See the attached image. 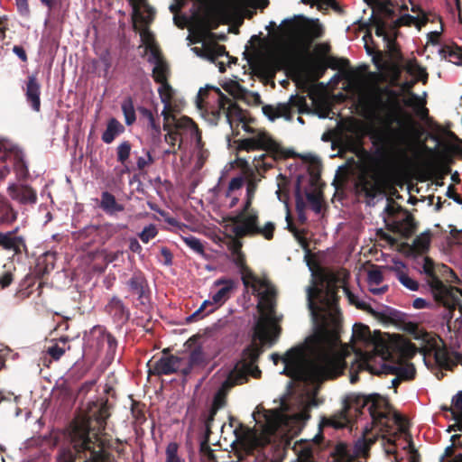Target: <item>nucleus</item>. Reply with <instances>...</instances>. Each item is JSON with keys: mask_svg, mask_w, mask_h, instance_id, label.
Returning a JSON list of instances; mask_svg holds the SVG:
<instances>
[{"mask_svg": "<svg viewBox=\"0 0 462 462\" xmlns=\"http://www.w3.org/2000/svg\"><path fill=\"white\" fill-rule=\"evenodd\" d=\"M109 410L107 400L91 402L85 417L80 421L73 422L69 437L75 453L88 450L96 455L95 442L106 429V420L110 416Z\"/></svg>", "mask_w": 462, "mask_h": 462, "instance_id": "39448f33", "label": "nucleus"}, {"mask_svg": "<svg viewBox=\"0 0 462 462\" xmlns=\"http://www.w3.org/2000/svg\"><path fill=\"white\" fill-rule=\"evenodd\" d=\"M53 263H46V259L42 262L39 261L34 268L33 275L38 279H42L45 274H48L51 270H53Z\"/></svg>", "mask_w": 462, "mask_h": 462, "instance_id": "3c124183", "label": "nucleus"}, {"mask_svg": "<svg viewBox=\"0 0 462 462\" xmlns=\"http://www.w3.org/2000/svg\"><path fill=\"white\" fill-rule=\"evenodd\" d=\"M0 248L12 252L14 255L27 253L25 238L23 236H13L12 233L0 231Z\"/></svg>", "mask_w": 462, "mask_h": 462, "instance_id": "a211bd4d", "label": "nucleus"}, {"mask_svg": "<svg viewBox=\"0 0 462 462\" xmlns=\"http://www.w3.org/2000/svg\"><path fill=\"white\" fill-rule=\"evenodd\" d=\"M170 123L173 131H176L180 135L189 134L191 137H195L199 143L201 142V133L196 123L189 117L183 116L177 118L176 116L171 113Z\"/></svg>", "mask_w": 462, "mask_h": 462, "instance_id": "f3484780", "label": "nucleus"}, {"mask_svg": "<svg viewBox=\"0 0 462 462\" xmlns=\"http://www.w3.org/2000/svg\"><path fill=\"white\" fill-rule=\"evenodd\" d=\"M128 292L137 295L138 300L144 305L150 297V288L144 273L141 271L134 272L125 282Z\"/></svg>", "mask_w": 462, "mask_h": 462, "instance_id": "dca6fc26", "label": "nucleus"}, {"mask_svg": "<svg viewBox=\"0 0 462 462\" xmlns=\"http://www.w3.org/2000/svg\"><path fill=\"white\" fill-rule=\"evenodd\" d=\"M383 276L380 270H371L368 273V282L371 284L379 285L383 282Z\"/></svg>", "mask_w": 462, "mask_h": 462, "instance_id": "338daca9", "label": "nucleus"}, {"mask_svg": "<svg viewBox=\"0 0 462 462\" xmlns=\"http://www.w3.org/2000/svg\"><path fill=\"white\" fill-rule=\"evenodd\" d=\"M431 233L430 230L417 236L409 247V255L424 254L430 247Z\"/></svg>", "mask_w": 462, "mask_h": 462, "instance_id": "cd10ccee", "label": "nucleus"}, {"mask_svg": "<svg viewBox=\"0 0 462 462\" xmlns=\"http://www.w3.org/2000/svg\"><path fill=\"white\" fill-rule=\"evenodd\" d=\"M363 370H370L368 361L363 356V355L361 356H356L355 358V362L352 364L350 367L351 383H356L358 382V372Z\"/></svg>", "mask_w": 462, "mask_h": 462, "instance_id": "e433bc0d", "label": "nucleus"}, {"mask_svg": "<svg viewBox=\"0 0 462 462\" xmlns=\"http://www.w3.org/2000/svg\"><path fill=\"white\" fill-rule=\"evenodd\" d=\"M210 91L213 92L211 97L212 99L217 103L216 107L212 110V115L217 119H219L224 116L233 130L234 135L236 136L239 134V132L234 129L235 123H236V127L239 124H242V129L252 135L257 134V133L260 132H264V130L252 127L251 124H254L255 119L217 87L207 86L206 88L199 90L197 96V104L199 107H201L206 102V99L210 97Z\"/></svg>", "mask_w": 462, "mask_h": 462, "instance_id": "423d86ee", "label": "nucleus"}, {"mask_svg": "<svg viewBox=\"0 0 462 462\" xmlns=\"http://www.w3.org/2000/svg\"><path fill=\"white\" fill-rule=\"evenodd\" d=\"M117 346V339L104 326L96 325L84 335V353L93 359L97 358L104 352L106 359L109 362L113 361Z\"/></svg>", "mask_w": 462, "mask_h": 462, "instance_id": "6e6552de", "label": "nucleus"}, {"mask_svg": "<svg viewBox=\"0 0 462 462\" xmlns=\"http://www.w3.org/2000/svg\"><path fill=\"white\" fill-rule=\"evenodd\" d=\"M416 374V369L412 364L400 366L399 377L404 380H412Z\"/></svg>", "mask_w": 462, "mask_h": 462, "instance_id": "052dcab7", "label": "nucleus"}, {"mask_svg": "<svg viewBox=\"0 0 462 462\" xmlns=\"http://www.w3.org/2000/svg\"><path fill=\"white\" fill-rule=\"evenodd\" d=\"M219 409H220V405L217 404V401L216 400V402L214 403H212V406L209 410L208 415L205 420V429H206L207 435H209L211 433L212 423H213V421L215 420V416Z\"/></svg>", "mask_w": 462, "mask_h": 462, "instance_id": "864d4df0", "label": "nucleus"}, {"mask_svg": "<svg viewBox=\"0 0 462 462\" xmlns=\"http://www.w3.org/2000/svg\"><path fill=\"white\" fill-rule=\"evenodd\" d=\"M248 382V375L245 367L236 363L234 369L228 374L226 379L223 382L222 387L229 390L236 385L244 384Z\"/></svg>", "mask_w": 462, "mask_h": 462, "instance_id": "b1692460", "label": "nucleus"}, {"mask_svg": "<svg viewBox=\"0 0 462 462\" xmlns=\"http://www.w3.org/2000/svg\"><path fill=\"white\" fill-rule=\"evenodd\" d=\"M10 197L21 204H35L37 201L36 191L28 185H12L8 188Z\"/></svg>", "mask_w": 462, "mask_h": 462, "instance_id": "aec40b11", "label": "nucleus"}, {"mask_svg": "<svg viewBox=\"0 0 462 462\" xmlns=\"http://www.w3.org/2000/svg\"><path fill=\"white\" fill-rule=\"evenodd\" d=\"M106 313L112 319L113 322L119 327L126 324L131 313L129 308L118 296H112L105 306Z\"/></svg>", "mask_w": 462, "mask_h": 462, "instance_id": "2eb2a0df", "label": "nucleus"}, {"mask_svg": "<svg viewBox=\"0 0 462 462\" xmlns=\"http://www.w3.org/2000/svg\"><path fill=\"white\" fill-rule=\"evenodd\" d=\"M229 221L233 224L232 232L237 238L255 236H262L266 240L273 238L275 224L267 222L263 226H260L258 211H251L248 214L237 213L230 217Z\"/></svg>", "mask_w": 462, "mask_h": 462, "instance_id": "1a4fd4ad", "label": "nucleus"}, {"mask_svg": "<svg viewBox=\"0 0 462 462\" xmlns=\"http://www.w3.org/2000/svg\"><path fill=\"white\" fill-rule=\"evenodd\" d=\"M199 452L201 455L208 457V460H215L216 456L214 454L213 449L210 448V446L208 443V440L205 439L200 443Z\"/></svg>", "mask_w": 462, "mask_h": 462, "instance_id": "69168bd1", "label": "nucleus"}, {"mask_svg": "<svg viewBox=\"0 0 462 462\" xmlns=\"http://www.w3.org/2000/svg\"><path fill=\"white\" fill-rule=\"evenodd\" d=\"M284 32L288 35H299L304 47L301 48L293 42L283 44L269 60L257 62V69L266 76H274L282 69L302 72L305 69L304 58L309 53V48L314 40L324 34V28L319 20H310L299 15L282 22Z\"/></svg>", "mask_w": 462, "mask_h": 462, "instance_id": "7ed1b4c3", "label": "nucleus"}, {"mask_svg": "<svg viewBox=\"0 0 462 462\" xmlns=\"http://www.w3.org/2000/svg\"><path fill=\"white\" fill-rule=\"evenodd\" d=\"M418 19L411 14H403L402 15L400 18H398L396 21H394L393 23V28L396 29V28H399L401 26H410L413 23H415V22L417 21Z\"/></svg>", "mask_w": 462, "mask_h": 462, "instance_id": "680f3d73", "label": "nucleus"}, {"mask_svg": "<svg viewBox=\"0 0 462 462\" xmlns=\"http://www.w3.org/2000/svg\"><path fill=\"white\" fill-rule=\"evenodd\" d=\"M326 289L310 287L308 306L319 327L306 343L289 349L284 356L271 355L274 365L284 364L282 374L299 381L323 383L340 376L346 368L345 357L336 351L340 342L338 290L334 274L324 275Z\"/></svg>", "mask_w": 462, "mask_h": 462, "instance_id": "f257e3e1", "label": "nucleus"}, {"mask_svg": "<svg viewBox=\"0 0 462 462\" xmlns=\"http://www.w3.org/2000/svg\"><path fill=\"white\" fill-rule=\"evenodd\" d=\"M158 234V231L153 225L145 226L143 231L139 234L140 239L147 244L151 239L154 238Z\"/></svg>", "mask_w": 462, "mask_h": 462, "instance_id": "bf43d9fd", "label": "nucleus"}, {"mask_svg": "<svg viewBox=\"0 0 462 462\" xmlns=\"http://www.w3.org/2000/svg\"><path fill=\"white\" fill-rule=\"evenodd\" d=\"M371 336L370 328L364 324H355L353 328V337L361 341L369 340Z\"/></svg>", "mask_w": 462, "mask_h": 462, "instance_id": "09e8293b", "label": "nucleus"}, {"mask_svg": "<svg viewBox=\"0 0 462 462\" xmlns=\"http://www.w3.org/2000/svg\"><path fill=\"white\" fill-rule=\"evenodd\" d=\"M342 149L356 153L359 150L363 149L361 138L346 136L342 143Z\"/></svg>", "mask_w": 462, "mask_h": 462, "instance_id": "de8ad7c7", "label": "nucleus"}, {"mask_svg": "<svg viewBox=\"0 0 462 462\" xmlns=\"http://www.w3.org/2000/svg\"><path fill=\"white\" fill-rule=\"evenodd\" d=\"M59 458L60 462H75V454L69 448H62L60 451Z\"/></svg>", "mask_w": 462, "mask_h": 462, "instance_id": "774afa93", "label": "nucleus"}, {"mask_svg": "<svg viewBox=\"0 0 462 462\" xmlns=\"http://www.w3.org/2000/svg\"><path fill=\"white\" fill-rule=\"evenodd\" d=\"M362 190L364 191L365 197L374 199L380 192V188L376 184L365 180L362 182Z\"/></svg>", "mask_w": 462, "mask_h": 462, "instance_id": "6e6d98bb", "label": "nucleus"}, {"mask_svg": "<svg viewBox=\"0 0 462 462\" xmlns=\"http://www.w3.org/2000/svg\"><path fill=\"white\" fill-rule=\"evenodd\" d=\"M282 328L271 318L262 317L254 327L253 341L242 351L241 365L257 364L263 346H273L279 339Z\"/></svg>", "mask_w": 462, "mask_h": 462, "instance_id": "0eeeda50", "label": "nucleus"}, {"mask_svg": "<svg viewBox=\"0 0 462 462\" xmlns=\"http://www.w3.org/2000/svg\"><path fill=\"white\" fill-rule=\"evenodd\" d=\"M434 300L439 304L444 306L447 310L443 315V319L447 320L448 324L453 319L454 311L458 308L460 299L452 292V288L447 289V291L440 295V298H434Z\"/></svg>", "mask_w": 462, "mask_h": 462, "instance_id": "5701e85b", "label": "nucleus"}, {"mask_svg": "<svg viewBox=\"0 0 462 462\" xmlns=\"http://www.w3.org/2000/svg\"><path fill=\"white\" fill-rule=\"evenodd\" d=\"M125 132V126L115 117L107 121L106 129L102 134V141L111 143L117 135Z\"/></svg>", "mask_w": 462, "mask_h": 462, "instance_id": "c756f323", "label": "nucleus"}, {"mask_svg": "<svg viewBox=\"0 0 462 462\" xmlns=\"http://www.w3.org/2000/svg\"><path fill=\"white\" fill-rule=\"evenodd\" d=\"M215 285H223V287L212 293V301L214 304L222 305L229 299L231 291L235 289V282L230 279H218L215 282Z\"/></svg>", "mask_w": 462, "mask_h": 462, "instance_id": "a878e982", "label": "nucleus"}, {"mask_svg": "<svg viewBox=\"0 0 462 462\" xmlns=\"http://www.w3.org/2000/svg\"><path fill=\"white\" fill-rule=\"evenodd\" d=\"M121 109L124 114L126 125H132L136 120V116L134 101L131 97H127L124 99L121 105Z\"/></svg>", "mask_w": 462, "mask_h": 462, "instance_id": "4c0bfd02", "label": "nucleus"}, {"mask_svg": "<svg viewBox=\"0 0 462 462\" xmlns=\"http://www.w3.org/2000/svg\"><path fill=\"white\" fill-rule=\"evenodd\" d=\"M205 51L208 59L214 61L216 59L222 57L224 55H227L226 51V47L224 45H220L217 43H214L210 46L205 47Z\"/></svg>", "mask_w": 462, "mask_h": 462, "instance_id": "c03bdc74", "label": "nucleus"}, {"mask_svg": "<svg viewBox=\"0 0 462 462\" xmlns=\"http://www.w3.org/2000/svg\"><path fill=\"white\" fill-rule=\"evenodd\" d=\"M133 9L134 29L138 30V25L144 27L143 35L152 36L148 26L153 22L155 10L147 2V0H128Z\"/></svg>", "mask_w": 462, "mask_h": 462, "instance_id": "ddd939ff", "label": "nucleus"}, {"mask_svg": "<svg viewBox=\"0 0 462 462\" xmlns=\"http://www.w3.org/2000/svg\"><path fill=\"white\" fill-rule=\"evenodd\" d=\"M236 143H237V150L245 152L262 150L268 152H277L280 148L278 143L265 131L257 133V134L248 138L237 140Z\"/></svg>", "mask_w": 462, "mask_h": 462, "instance_id": "f8f14e48", "label": "nucleus"}, {"mask_svg": "<svg viewBox=\"0 0 462 462\" xmlns=\"http://www.w3.org/2000/svg\"><path fill=\"white\" fill-rule=\"evenodd\" d=\"M162 116H163V130L167 131V134L164 136L165 142L171 147H175L177 141H180L178 149L181 148L182 139L180 138V134L176 131H173L171 127V124L170 123L171 112H162Z\"/></svg>", "mask_w": 462, "mask_h": 462, "instance_id": "2f4dec72", "label": "nucleus"}, {"mask_svg": "<svg viewBox=\"0 0 462 462\" xmlns=\"http://www.w3.org/2000/svg\"><path fill=\"white\" fill-rule=\"evenodd\" d=\"M366 406L374 424L387 426L393 407L386 398L378 393H352L347 394L344 399L342 410L327 419L325 423L336 429L344 428L361 416Z\"/></svg>", "mask_w": 462, "mask_h": 462, "instance_id": "20e7f679", "label": "nucleus"}, {"mask_svg": "<svg viewBox=\"0 0 462 462\" xmlns=\"http://www.w3.org/2000/svg\"><path fill=\"white\" fill-rule=\"evenodd\" d=\"M403 330L412 336V337L416 340H423L426 341V337L428 334L423 329L420 328L417 323L409 321L404 323Z\"/></svg>", "mask_w": 462, "mask_h": 462, "instance_id": "a19ab883", "label": "nucleus"}, {"mask_svg": "<svg viewBox=\"0 0 462 462\" xmlns=\"http://www.w3.org/2000/svg\"><path fill=\"white\" fill-rule=\"evenodd\" d=\"M263 115L270 120L274 121L277 118L283 117L286 120H291L292 113L290 106L285 103H279L276 106L264 105L262 108Z\"/></svg>", "mask_w": 462, "mask_h": 462, "instance_id": "bb28decb", "label": "nucleus"}, {"mask_svg": "<svg viewBox=\"0 0 462 462\" xmlns=\"http://www.w3.org/2000/svg\"><path fill=\"white\" fill-rule=\"evenodd\" d=\"M365 116L382 119L383 127L370 132L373 144L385 158H406L411 145V130L402 127L397 117L400 104L397 93L389 87H377L362 100Z\"/></svg>", "mask_w": 462, "mask_h": 462, "instance_id": "f03ea898", "label": "nucleus"}, {"mask_svg": "<svg viewBox=\"0 0 462 462\" xmlns=\"http://www.w3.org/2000/svg\"><path fill=\"white\" fill-rule=\"evenodd\" d=\"M328 68L337 69L338 60L335 57H319L308 65L309 72L318 79L323 77Z\"/></svg>", "mask_w": 462, "mask_h": 462, "instance_id": "4be33fe9", "label": "nucleus"}, {"mask_svg": "<svg viewBox=\"0 0 462 462\" xmlns=\"http://www.w3.org/2000/svg\"><path fill=\"white\" fill-rule=\"evenodd\" d=\"M17 218V212L7 199L0 196V225L10 226Z\"/></svg>", "mask_w": 462, "mask_h": 462, "instance_id": "7c9ffc66", "label": "nucleus"}, {"mask_svg": "<svg viewBox=\"0 0 462 462\" xmlns=\"http://www.w3.org/2000/svg\"><path fill=\"white\" fill-rule=\"evenodd\" d=\"M183 242L186 245H188L190 249L200 255L205 254L204 245L201 243L200 239L197 238L193 236H189L182 237Z\"/></svg>", "mask_w": 462, "mask_h": 462, "instance_id": "49530a36", "label": "nucleus"}, {"mask_svg": "<svg viewBox=\"0 0 462 462\" xmlns=\"http://www.w3.org/2000/svg\"><path fill=\"white\" fill-rule=\"evenodd\" d=\"M453 407H444V411L451 413L454 420H462V390L452 398Z\"/></svg>", "mask_w": 462, "mask_h": 462, "instance_id": "ea45409f", "label": "nucleus"}, {"mask_svg": "<svg viewBox=\"0 0 462 462\" xmlns=\"http://www.w3.org/2000/svg\"><path fill=\"white\" fill-rule=\"evenodd\" d=\"M178 449L179 445L176 442L169 443L165 450L166 458L164 462H183L178 456Z\"/></svg>", "mask_w": 462, "mask_h": 462, "instance_id": "8fccbe9b", "label": "nucleus"}, {"mask_svg": "<svg viewBox=\"0 0 462 462\" xmlns=\"http://www.w3.org/2000/svg\"><path fill=\"white\" fill-rule=\"evenodd\" d=\"M188 362L194 368L207 365L208 360L201 346H197L190 351Z\"/></svg>", "mask_w": 462, "mask_h": 462, "instance_id": "58836bf2", "label": "nucleus"}, {"mask_svg": "<svg viewBox=\"0 0 462 462\" xmlns=\"http://www.w3.org/2000/svg\"><path fill=\"white\" fill-rule=\"evenodd\" d=\"M419 273L425 275V281L430 287L433 298H440V295L447 291L450 287L444 284L439 276V273H449L452 276L457 277L455 273L446 264H437L433 259L425 256L421 259V268Z\"/></svg>", "mask_w": 462, "mask_h": 462, "instance_id": "9b49d317", "label": "nucleus"}, {"mask_svg": "<svg viewBox=\"0 0 462 462\" xmlns=\"http://www.w3.org/2000/svg\"><path fill=\"white\" fill-rule=\"evenodd\" d=\"M434 359L440 370L452 371L457 366V363L450 358L445 346L435 347Z\"/></svg>", "mask_w": 462, "mask_h": 462, "instance_id": "c85d7f7f", "label": "nucleus"}, {"mask_svg": "<svg viewBox=\"0 0 462 462\" xmlns=\"http://www.w3.org/2000/svg\"><path fill=\"white\" fill-rule=\"evenodd\" d=\"M70 348L69 338L61 337L47 348V354L53 359L59 360Z\"/></svg>", "mask_w": 462, "mask_h": 462, "instance_id": "473e14b6", "label": "nucleus"}, {"mask_svg": "<svg viewBox=\"0 0 462 462\" xmlns=\"http://www.w3.org/2000/svg\"><path fill=\"white\" fill-rule=\"evenodd\" d=\"M295 208L296 211H302L306 209V202L304 201V199L301 194V188H300V178L297 180L296 186H295Z\"/></svg>", "mask_w": 462, "mask_h": 462, "instance_id": "603ef678", "label": "nucleus"}, {"mask_svg": "<svg viewBox=\"0 0 462 462\" xmlns=\"http://www.w3.org/2000/svg\"><path fill=\"white\" fill-rule=\"evenodd\" d=\"M170 349L165 348L162 356L156 360L150 371L156 375H169L179 372L181 357L169 354Z\"/></svg>", "mask_w": 462, "mask_h": 462, "instance_id": "4468645a", "label": "nucleus"}, {"mask_svg": "<svg viewBox=\"0 0 462 462\" xmlns=\"http://www.w3.org/2000/svg\"><path fill=\"white\" fill-rule=\"evenodd\" d=\"M41 84L38 81L37 75L32 74L28 76L26 88H25V97L27 102L30 104L31 107L39 112L41 110Z\"/></svg>", "mask_w": 462, "mask_h": 462, "instance_id": "6ab92c4d", "label": "nucleus"}, {"mask_svg": "<svg viewBox=\"0 0 462 462\" xmlns=\"http://www.w3.org/2000/svg\"><path fill=\"white\" fill-rule=\"evenodd\" d=\"M276 296V292L273 289H267L263 292L261 299L264 301L266 308L270 312L274 311V299Z\"/></svg>", "mask_w": 462, "mask_h": 462, "instance_id": "5fc2aeb1", "label": "nucleus"}, {"mask_svg": "<svg viewBox=\"0 0 462 462\" xmlns=\"http://www.w3.org/2000/svg\"><path fill=\"white\" fill-rule=\"evenodd\" d=\"M143 29H144L143 26H142L140 24L138 25L137 31L140 32L143 42H145L146 44L150 45L149 47H150V51H151V56L148 58V62L157 64V62H159V60H165L163 56L162 55L160 50L158 49V47L151 44V42H153V36H147V35L144 36ZM151 35H152V34L151 33Z\"/></svg>", "mask_w": 462, "mask_h": 462, "instance_id": "72a5a7b5", "label": "nucleus"}, {"mask_svg": "<svg viewBox=\"0 0 462 462\" xmlns=\"http://www.w3.org/2000/svg\"><path fill=\"white\" fill-rule=\"evenodd\" d=\"M131 149H132V145H131L130 142H128V141L122 142L117 146V149H116L117 162H119L122 164H125L130 156Z\"/></svg>", "mask_w": 462, "mask_h": 462, "instance_id": "a18cd8bd", "label": "nucleus"}, {"mask_svg": "<svg viewBox=\"0 0 462 462\" xmlns=\"http://www.w3.org/2000/svg\"><path fill=\"white\" fill-rule=\"evenodd\" d=\"M290 109L296 107L300 114L309 112V106L307 104L306 97L304 96L295 95L290 97L289 103Z\"/></svg>", "mask_w": 462, "mask_h": 462, "instance_id": "37998d69", "label": "nucleus"}, {"mask_svg": "<svg viewBox=\"0 0 462 462\" xmlns=\"http://www.w3.org/2000/svg\"><path fill=\"white\" fill-rule=\"evenodd\" d=\"M154 162V159L152 156L151 152L149 151L146 152V157H139L137 159V168L140 171L144 170L149 165L152 164Z\"/></svg>", "mask_w": 462, "mask_h": 462, "instance_id": "0e129e2a", "label": "nucleus"}, {"mask_svg": "<svg viewBox=\"0 0 462 462\" xmlns=\"http://www.w3.org/2000/svg\"><path fill=\"white\" fill-rule=\"evenodd\" d=\"M99 208L108 216H114L125 210V206L116 201V197L109 191L101 193Z\"/></svg>", "mask_w": 462, "mask_h": 462, "instance_id": "393cba45", "label": "nucleus"}, {"mask_svg": "<svg viewBox=\"0 0 462 462\" xmlns=\"http://www.w3.org/2000/svg\"><path fill=\"white\" fill-rule=\"evenodd\" d=\"M161 86L158 88V93L162 102L164 104V108L162 112H171V98L173 95L172 88L170 85L169 81L159 83Z\"/></svg>", "mask_w": 462, "mask_h": 462, "instance_id": "c9c22d12", "label": "nucleus"}, {"mask_svg": "<svg viewBox=\"0 0 462 462\" xmlns=\"http://www.w3.org/2000/svg\"><path fill=\"white\" fill-rule=\"evenodd\" d=\"M391 345L393 350L404 359L412 358L418 352L417 346L402 335H394Z\"/></svg>", "mask_w": 462, "mask_h": 462, "instance_id": "412c9836", "label": "nucleus"}, {"mask_svg": "<svg viewBox=\"0 0 462 462\" xmlns=\"http://www.w3.org/2000/svg\"><path fill=\"white\" fill-rule=\"evenodd\" d=\"M373 23L375 26V34L379 37H383L384 39H387L388 35L386 33L385 22L382 18L376 17L374 19Z\"/></svg>", "mask_w": 462, "mask_h": 462, "instance_id": "e2e57ef3", "label": "nucleus"}, {"mask_svg": "<svg viewBox=\"0 0 462 462\" xmlns=\"http://www.w3.org/2000/svg\"><path fill=\"white\" fill-rule=\"evenodd\" d=\"M306 199L311 206V208L316 213H319L321 210V198L315 192H307Z\"/></svg>", "mask_w": 462, "mask_h": 462, "instance_id": "13d9d810", "label": "nucleus"}, {"mask_svg": "<svg viewBox=\"0 0 462 462\" xmlns=\"http://www.w3.org/2000/svg\"><path fill=\"white\" fill-rule=\"evenodd\" d=\"M170 76V67L166 60H159L154 64L152 77L156 83L165 82Z\"/></svg>", "mask_w": 462, "mask_h": 462, "instance_id": "f704fd0d", "label": "nucleus"}, {"mask_svg": "<svg viewBox=\"0 0 462 462\" xmlns=\"http://www.w3.org/2000/svg\"><path fill=\"white\" fill-rule=\"evenodd\" d=\"M383 213L387 215L383 217L387 230L399 234L403 238H409L415 233L417 224L413 216L393 199H388Z\"/></svg>", "mask_w": 462, "mask_h": 462, "instance_id": "9d476101", "label": "nucleus"}, {"mask_svg": "<svg viewBox=\"0 0 462 462\" xmlns=\"http://www.w3.org/2000/svg\"><path fill=\"white\" fill-rule=\"evenodd\" d=\"M14 168L17 175L21 178H26L29 175L27 164L22 157L15 158Z\"/></svg>", "mask_w": 462, "mask_h": 462, "instance_id": "4d7b16f0", "label": "nucleus"}, {"mask_svg": "<svg viewBox=\"0 0 462 462\" xmlns=\"http://www.w3.org/2000/svg\"><path fill=\"white\" fill-rule=\"evenodd\" d=\"M396 277L398 279V281L404 286L406 287L407 289L411 290V291H416L419 290L420 288V284L419 282L411 278L406 273H404L403 271L402 270H397L396 271Z\"/></svg>", "mask_w": 462, "mask_h": 462, "instance_id": "79ce46f5", "label": "nucleus"}]
</instances>
